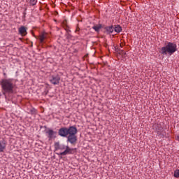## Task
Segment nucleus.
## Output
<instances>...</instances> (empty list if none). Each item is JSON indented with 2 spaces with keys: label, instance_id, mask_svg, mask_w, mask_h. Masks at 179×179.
<instances>
[{
  "label": "nucleus",
  "instance_id": "nucleus-14",
  "mask_svg": "<svg viewBox=\"0 0 179 179\" xmlns=\"http://www.w3.org/2000/svg\"><path fill=\"white\" fill-rule=\"evenodd\" d=\"M108 31L109 33H113V31H114V27H110L108 29Z\"/></svg>",
  "mask_w": 179,
  "mask_h": 179
},
{
  "label": "nucleus",
  "instance_id": "nucleus-11",
  "mask_svg": "<svg viewBox=\"0 0 179 179\" xmlns=\"http://www.w3.org/2000/svg\"><path fill=\"white\" fill-rule=\"evenodd\" d=\"M173 177H175V178H179V169L175 170Z\"/></svg>",
  "mask_w": 179,
  "mask_h": 179
},
{
  "label": "nucleus",
  "instance_id": "nucleus-16",
  "mask_svg": "<svg viewBox=\"0 0 179 179\" xmlns=\"http://www.w3.org/2000/svg\"><path fill=\"white\" fill-rule=\"evenodd\" d=\"M176 141H178V142H179V134H178L176 136Z\"/></svg>",
  "mask_w": 179,
  "mask_h": 179
},
{
  "label": "nucleus",
  "instance_id": "nucleus-9",
  "mask_svg": "<svg viewBox=\"0 0 179 179\" xmlns=\"http://www.w3.org/2000/svg\"><path fill=\"white\" fill-rule=\"evenodd\" d=\"M47 134H48V138H50V139H52V138H54V134H55L52 130L49 129L47 131Z\"/></svg>",
  "mask_w": 179,
  "mask_h": 179
},
{
  "label": "nucleus",
  "instance_id": "nucleus-7",
  "mask_svg": "<svg viewBox=\"0 0 179 179\" xmlns=\"http://www.w3.org/2000/svg\"><path fill=\"white\" fill-rule=\"evenodd\" d=\"M38 38H39L40 43L43 44V43H44V40L47 38V33L43 32L38 36Z\"/></svg>",
  "mask_w": 179,
  "mask_h": 179
},
{
  "label": "nucleus",
  "instance_id": "nucleus-10",
  "mask_svg": "<svg viewBox=\"0 0 179 179\" xmlns=\"http://www.w3.org/2000/svg\"><path fill=\"white\" fill-rule=\"evenodd\" d=\"M114 29L116 33H121L122 31V28L120 25H116Z\"/></svg>",
  "mask_w": 179,
  "mask_h": 179
},
{
  "label": "nucleus",
  "instance_id": "nucleus-12",
  "mask_svg": "<svg viewBox=\"0 0 179 179\" xmlns=\"http://www.w3.org/2000/svg\"><path fill=\"white\" fill-rule=\"evenodd\" d=\"M95 31H99L101 29V25H95L92 27Z\"/></svg>",
  "mask_w": 179,
  "mask_h": 179
},
{
  "label": "nucleus",
  "instance_id": "nucleus-1",
  "mask_svg": "<svg viewBox=\"0 0 179 179\" xmlns=\"http://www.w3.org/2000/svg\"><path fill=\"white\" fill-rule=\"evenodd\" d=\"M76 134H78V129L73 126L70 127L69 129L62 127L59 130V135L64 138L68 136L67 141L68 142H70L71 145H76V142H78Z\"/></svg>",
  "mask_w": 179,
  "mask_h": 179
},
{
  "label": "nucleus",
  "instance_id": "nucleus-4",
  "mask_svg": "<svg viewBox=\"0 0 179 179\" xmlns=\"http://www.w3.org/2000/svg\"><path fill=\"white\" fill-rule=\"evenodd\" d=\"M1 85L4 92H6V93H13L15 84H13V80L12 79H3L1 81Z\"/></svg>",
  "mask_w": 179,
  "mask_h": 179
},
{
  "label": "nucleus",
  "instance_id": "nucleus-5",
  "mask_svg": "<svg viewBox=\"0 0 179 179\" xmlns=\"http://www.w3.org/2000/svg\"><path fill=\"white\" fill-rule=\"evenodd\" d=\"M59 80H61L59 76H52L50 79V82L52 83V85H59Z\"/></svg>",
  "mask_w": 179,
  "mask_h": 179
},
{
  "label": "nucleus",
  "instance_id": "nucleus-8",
  "mask_svg": "<svg viewBox=\"0 0 179 179\" xmlns=\"http://www.w3.org/2000/svg\"><path fill=\"white\" fill-rule=\"evenodd\" d=\"M6 149V141H0V152H2Z\"/></svg>",
  "mask_w": 179,
  "mask_h": 179
},
{
  "label": "nucleus",
  "instance_id": "nucleus-2",
  "mask_svg": "<svg viewBox=\"0 0 179 179\" xmlns=\"http://www.w3.org/2000/svg\"><path fill=\"white\" fill-rule=\"evenodd\" d=\"M55 150H60L61 152L58 154L59 156H66V155H73L75 153V148H71L68 145H59V143L55 144Z\"/></svg>",
  "mask_w": 179,
  "mask_h": 179
},
{
  "label": "nucleus",
  "instance_id": "nucleus-6",
  "mask_svg": "<svg viewBox=\"0 0 179 179\" xmlns=\"http://www.w3.org/2000/svg\"><path fill=\"white\" fill-rule=\"evenodd\" d=\"M19 34L22 37H24L27 34V28L24 26H22L18 29Z\"/></svg>",
  "mask_w": 179,
  "mask_h": 179
},
{
  "label": "nucleus",
  "instance_id": "nucleus-15",
  "mask_svg": "<svg viewBox=\"0 0 179 179\" xmlns=\"http://www.w3.org/2000/svg\"><path fill=\"white\" fill-rule=\"evenodd\" d=\"M124 45H125V44L122 42L120 43V47L122 48V47H124Z\"/></svg>",
  "mask_w": 179,
  "mask_h": 179
},
{
  "label": "nucleus",
  "instance_id": "nucleus-13",
  "mask_svg": "<svg viewBox=\"0 0 179 179\" xmlns=\"http://www.w3.org/2000/svg\"><path fill=\"white\" fill-rule=\"evenodd\" d=\"M29 3L32 6H34V5H36V3H37V0H30Z\"/></svg>",
  "mask_w": 179,
  "mask_h": 179
},
{
  "label": "nucleus",
  "instance_id": "nucleus-3",
  "mask_svg": "<svg viewBox=\"0 0 179 179\" xmlns=\"http://www.w3.org/2000/svg\"><path fill=\"white\" fill-rule=\"evenodd\" d=\"M176 51H177V44L169 42L166 46L161 48L159 52L162 53V55H167V54H169V55H173Z\"/></svg>",
  "mask_w": 179,
  "mask_h": 179
}]
</instances>
